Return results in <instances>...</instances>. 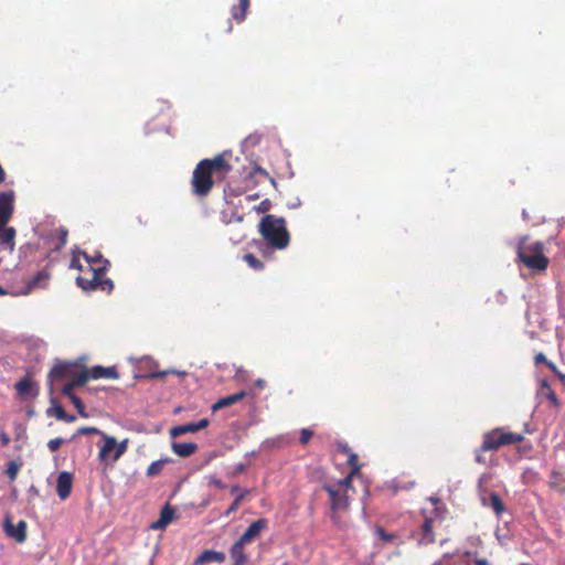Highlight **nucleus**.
<instances>
[{
  "label": "nucleus",
  "mask_w": 565,
  "mask_h": 565,
  "mask_svg": "<svg viewBox=\"0 0 565 565\" xmlns=\"http://www.w3.org/2000/svg\"><path fill=\"white\" fill-rule=\"evenodd\" d=\"M228 157H231V152L224 151L214 158L199 161L191 178L192 193L194 195L200 198L207 196L213 189L214 177L220 180L227 177L232 171Z\"/></svg>",
  "instance_id": "1"
},
{
  "label": "nucleus",
  "mask_w": 565,
  "mask_h": 565,
  "mask_svg": "<svg viewBox=\"0 0 565 565\" xmlns=\"http://www.w3.org/2000/svg\"><path fill=\"white\" fill-rule=\"evenodd\" d=\"M87 262V273L76 278V284L83 290L93 291L102 290L107 294L114 289V282L111 279L105 277L109 260L105 259L99 252L95 255H88L86 252H81Z\"/></svg>",
  "instance_id": "2"
},
{
  "label": "nucleus",
  "mask_w": 565,
  "mask_h": 565,
  "mask_svg": "<svg viewBox=\"0 0 565 565\" xmlns=\"http://www.w3.org/2000/svg\"><path fill=\"white\" fill-rule=\"evenodd\" d=\"M258 231L267 245L274 249H285L290 243V234L284 217L266 214L259 221Z\"/></svg>",
  "instance_id": "3"
},
{
  "label": "nucleus",
  "mask_w": 565,
  "mask_h": 565,
  "mask_svg": "<svg viewBox=\"0 0 565 565\" xmlns=\"http://www.w3.org/2000/svg\"><path fill=\"white\" fill-rule=\"evenodd\" d=\"M527 236H522L516 246L518 259L529 269L542 271L548 266V258L544 255V245L541 242L527 244Z\"/></svg>",
  "instance_id": "4"
},
{
  "label": "nucleus",
  "mask_w": 565,
  "mask_h": 565,
  "mask_svg": "<svg viewBox=\"0 0 565 565\" xmlns=\"http://www.w3.org/2000/svg\"><path fill=\"white\" fill-rule=\"evenodd\" d=\"M524 440V436L518 433L504 431L502 428H494L483 435V440L477 449L476 460L482 462L480 452L498 450L502 446L518 444Z\"/></svg>",
  "instance_id": "5"
},
{
  "label": "nucleus",
  "mask_w": 565,
  "mask_h": 565,
  "mask_svg": "<svg viewBox=\"0 0 565 565\" xmlns=\"http://www.w3.org/2000/svg\"><path fill=\"white\" fill-rule=\"evenodd\" d=\"M444 521V512L439 508H433L429 512L424 511V521L418 532V544L429 545L436 542L435 531Z\"/></svg>",
  "instance_id": "6"
},
{
  "label": "nucleus",
  "mask_w": 565,
  "mask_h": 565,
  "mask_svg": "<svg viewBox=\"0 0 565 565\" xmlns=\"http://www.w3.org/2000/svg\"><path fill=\"white\" fill-rule=\"evenodd\" d=\"M104 445L100 447L98 458L100 461L111 459L113 462L117 461L127 450L128 439L117 443L116 438L103 434Z\"/></svg>",
  "instance_id": "7"
},
{
  "label": "nucleus",
  "mask_w": 565,
  "mask_h": 565,
  "mask_svg": "<svg viewBox=\"0 0 565 565\" xmlns=\"http://www.w3.org/2000/svg\"><path fill=\"white\" fill-rule=\"evenodd\" d=\"M322 489L329 494L330 498L331 519L334 522H338L337 513L339 511L348 510L349 497L347 492L341 491V489H337L335 486L332 484H323Z\"/></svg>",
  "instance_id": "8"
},
{
  "label": "nucleus",
  "mask_w": 565,
  "mask_h": 565,
  "mask_svg": "<svg viewBox=\"0 0 565 565\" xmlns=\"http://www.w3.org/2000/svg\"><path fill=\"white\" fill-rule=\"evenodd\" d=\"M4 534L14 540L17 543L22 544L28 537V524L24 520H20L15 525L11 521V515L7 514L3 521Z\"/></svg>",
  "instance_id": "9"
},
{
  "label": "nucleus",
  "mask_w": 565,
  "mask_h": 565,
  "mask_svg": "<svg viewBox=\"0 0 565 565\" xmlns=\"http://www.w3.org/2000/svg\"><path fill=\"white\" fill-rule=\"evenodd\" d=\"M14 212L13 191L0 192V227L8 224Z\"/></svg>",
  "instance_id": "10"
},
{
  "label": "nucleus",
  "mask_w": 565,
  "mask_h": 565,
  "mask_svg": "<svg viewBox=\"0 0 565 565\" xmlns=\"http://www.w3.org/2000/svg\"><path fill=\"white\" fill-rule=\"evenodd\" d=\"M72 487L73 475L68 471L60 472L56 481V493L62 501L71 495Z\"/></svg>",
  "instance_id": "11"
},
{
  "label": "nucleus",
  "mask_w": 565,
  "mask_h": 565,
  "mask_svg": "<svg viewBox=\"0 0 565 565\" xmlns=\"http://www.w3.org/2000/svg\"><path fill=\"white\" fill-rule=\"evenodd\" d=\"M268 527V521L267 519H258L257 521L253 522L242 534V536L238 539L245 544L250 543L255 537L259 535V533L263 530H266Z\"/></svg>",
  "instance_id": "12"
},
{
  "label": "nucleus",
  "mask_w": 565,
  "mask_h": 565,
  "mask_svg": "<svg viewBox=\"0 0 565 565\" xmlns=\"http://www.w3.org/2000/svg\"><path fill=\"white\" fill-rule=\"evenodd\" d=\"M74 370L75 364L68 362H60L52 367V370L49 373V379L51 381H54L71 377V375H73Z\"/></svg>",
  "instance_id": "13"
},
{
  "label": "nucleus",
  "mask_w": 565,
  "mask_h": 565,
  "mask_svg": "<svg viewBox=\"0 0 565 565\" xmlns=\"http://www.w3.org/2000/svg\"><path fill=\"white\" fill-rule=\"evenodd\" d=\"M226 556L223 552L206 550L202 552L194 561V565H205L207 563H223Z\"/></svg>",
  "instance_id": "14"
},
{
  "label": "nucleus",
  "mask_w": 565,
  "mask_h": 565,
  "mask_svg": "<svg viewBox=\"0 0 565 565\" xmlns=\"http://www.w3.org/2000/svg\"><path fill=\"white\" fill-rule=\"evenodd\" d=\"M246 396V392L245 391H239L235 394H232V395H228V396H225V397H222L220 399H217L211 407L212 412L215 413L222 408H226V407H230L236 403H238L239 401H242L244 397Z\"/></svg>",
  "instance_id": "15"
},
{
  "label": "nucleus",
  "mask_w": 565,
  "mask_h": 565,
  "mask_svg": "<svg viewBox=\"0 0 565 565\" xmlns=\"http://www.w3.org/2000/svg\"><path fill=\"white\" fill-rule=\"evenodd\" d=\"M174 509L171 508L169 504H166L161 512L159 519L151 524L152 530H163L166 526L172 522L174 518Z\"/></svg>",
  "instance_id": "16"
},
{
  "label": "nucleus",
  "mask_w": 565,
  "mask_h": 565,
  "mask_svg": "<svg viewBox=\"0 0 565 565\" xmlns=\"http://www.w3.org/2000/svg\"><path fill=\"white\" fill-rule=\"evenodd\" d=\"M90 379L98 380V379H118L119 374L115 366H102V365H95L89 370Z\"/></svg>",
  "instance_id": "17"
},
{
  "label": "nucleus",
  "mask_w": 565,
  "mask_h": 565,
  "mask_svg": "<svg viewBox=\"0 0 565 565\" xmlns=\"http://www.w3.org/2000/svg\"><path fill=\"white\" fill-rule=\"evenodd\" d=\"M244 545L242 541L237 540L230 550V555L233 561V565H244L247 561V555L244 552Z\"/></svg>",
  "instance_id": "18"
},
{
  "label": "nucleus",
  "mask_w": 565,
  "mask_h": 565,
  "mask_svg": "<svg viewBox=\"0 0 565 565\" xmlns=\"http://www.w3.org/2000/svg\"><path fill=\"white\" fill-rule=\"evenodd\" d=\"M17 235V231L11 226H1L0 227V244L8 247L10 250L14 248V238Z\"/></svg>",
  "instance_id": "19"
},
{
  "label": "nucleus",
  "mask_w": 565,
  "mask_h": 565,
  "mask_svg": "<svg viewBox=\"0 0 565 565\" xmlns=\"http://www.w3.org/2000/svg\"><path fill=\"white\" fill-rule=\"evenodd\" d=\"M483 504L491 508L497 516L505 512V504L497 492L490 493L488 502L483 499Z\"/></svg>",
  "instance_id": "20"
},
{
  "label": "nucleus",
  "mask_w": 565,
  "mask_h": 565,
  "mask_svg": "<svg viewBox=\"0 0 565 565\" xmlns=\"http://www.w3.org/2000/svg\"><path fill=\"white\" fill-rule=\"evenodd\" d=\"M68 231L65 227H58L51 234L53 249L61 250L67 243Z\"/></svg>",
  "instance_id": "21"
},
{
  "label": "nucleus",
  "mask_w": 565,
  "mask_h": 565,
  "mask_svg": "<svg viewBox=\"0 0 565 565\" xmlns=\"http://www.w3.org/2000/svg\"><path fill=\"white\" fill-rule=\"evenodd\" d=\"M14 387L19 396H21L22 398L38 394L36 391H33V383L28 376L17 382Z\"/></svg>",
  "instance_id": "22"
},
{
  "label": "nucleus",
  "mask_w": 565,
  "mask_h": 565,
  "mask_svg": "<svg viewBox=\"0 0 565 565\" xmlns=\"http://www.w3.org/2000/svg\"><path fill=\"white\" fill-rule=\"evenodd\" d=\"M198 449V445L194 443H173L172 450L179 457H190Z\"/></svg>",
  "instance_id": "23"
},
{
  "label": "nucleus",
  "mask_w": 565,
  "mask_h": 565,
  "mask_svg": "<svg viewBox=\"0 0 565 565\" xmlns=\"http://www.w3.org/2000/svg\"><path fill=\"white\" fill-rule=\"evenodd\" d=\"M539 394L545 396L556 409L561 407V402L558 397L556 396L555 392L552 390L551 385L546 380H543L541 382Z\"/></svg>",
  "instance_id": "24"
},
{
  "label": "nucleus",
  "mask_w": 565,
  "mask_h": 565,
  "mask_svg": "<svg viewBox=\"0 0 565 565\" xmlns=\"http://www.w3.org/2000/svg\"><path fill=\"white\" fill-rule=\"evenodd\" d=\"M249 8V0H239L238 4L233 6L231 13L234 20L243 22Z\"/></svg>",
  "instance_id": "25"
},
{
  "label": "nucleus",
  "mask_w": 565,
  "mask_h": 565,
  "mask_svg": "<svg viewBox=\"0 0 565 565\" xmlns=\"http://www.w3.org/2000/svg\"><path fill=\"white\" fill-rule=\"evenodd\" d=\"M548 486L558 493H565V475L553 471L550 477Z\"/></svg>",
  "instance_id": "26"
},
{
  "label": "nucleus",
  "mask_w": 565,
  "mask_h": 565,
  "mask_svg": "<svg viewBox=\"0 0 565 565\" xmlns=\"http://www.w3.org/2000/svg\"><path fill=\"white\" fill-rule=\"evenodd\" d=\"M359 471H360V466H355L347 477L338 480L333 486H335L337 489H341V491H343V492H348L349 489H352L353 476L359 473Z\"/></svg>",
  "instance_id": "27"
},
{
  "label": "nucleus",
  "mask_w": 565,
  "mask_h": 565,
  "mask_svg": "<svg viewBox=\"0 0 565 565\" xmlns=\"http://www.w3.org/2000/svg\"><path fill=\"white\" fill-rule=\"evenodd\" d=\"M170 461H171L170 458H162V459L151 462L146 471L147 477L152 478V477L160 475V472L163 470L164 466L167 463H169Z\"/></svg>",
  "instance_id": "28"
},
{
  "label": "nucleus",
  "mask_w": 565,
  "mask_h": 565,
  "mask_svg": "<svg viewBox=\"0 0 565 565\" xmlns=\"http://www.w3.org/2000/svg\"><path fill=\"white\" fill-rule=\"evenodd\" d=\"M72 380L71 383L74 385V387H81L84 386L87 381L90 379L89 371L83 370L79 373H76L75 370L73 371V375H71Z\"/></svg>",
  "instance_id": "29"
},
{
  "label": "nucleus",
  "mask_w": 565,
  "mask_h": 565,
  "mask_svg": "<svg viewBox=\"0 0 565 565\" xmlns=\"http://www.w3.org/2000/svg\"><path fill=\"white\" fill-rule=\"evenodd\" d=\"M188 433H196L193 423L174 426L170 430L171 437H179V436L188 434Z\"/></svg>",
  "instance_id": "30"
},
{
  "label": "nucleus",
  "mask_w": 565,
  "mask_h": 565,
  "mask_svg": "<svg viewBox=\"0 0 565 565\" xmlns=\"http://www.w3.org/2000/svg\"><path fill=\"white\" fill-rule=\"evenodd\" d=\"M50 275L45 270H40L29 282V288L38 287V286H44L46 281L49 280Z\"/></svg>",
  "instance_id": "31"
},
{
  "label": "nucleus",
  "mask_w": 565,
  "mask_h": 565,
  "mask_svg": "<svg viewBox=\"0 0 565 565\" xmlns=\"http://www.w3.org/2000/svg\"><path fill=\"white\" fill-rule=\"evenodd\" d=\"M244 260L246 262V264L254 270H263L264 269V264L260 259H258L254 254H245L244 255Z\"/></svg>",
  "instance_id": "32"
},
{
  "label": "nucleus",
  "mask_w": 565,
  "mask_h": 565,
  "mask_svg": "<svg viewBox=\"0 0 565 565\" xmlns=\"http://www.w3.org/2000/svg\"><path fill=\"white\" fill-rule=\"evenodd\" d=\"M20 468H21V463L17 462V461H10L8 463L6 473L11 482L15 481Z\"/></svg>",
  "instance_id": "33"
},
{
  "label": "nucleus",
  "mask_w": 565,
  "mask_h": 565,
  "mask_svg": "<svg viewBox=\"0 0 565 565\" xmlns=\"http://www.w3.org/2000/svg\"><path fill=\"white\" fill-rule=\"evenodd\" d=\"M54 414L57 419L64 420L67 423H72L76 419V416L66 414V412L64 411V408L61 405H56L54 407Z\"/></svg>",
  "instance_id": "34"
},
{
  "label": "nucleus",
  "mask_w": 565,
  "mask_h": 565,
  "mask_svg": "<svg viewBox=\"0 0 565 565\" xmlns=\"http://www.w3.org/2000/svg\"><path fill=\"white\" fill-rule=\"evenodd\" d=\"M249 490H244L243 492H241L238 495H236L235 500L233 501V503L228 507V509L226 510V515H230L231 513H234L237 511L242 500L248 494Z\"/></svg>",
  "instance_id": "35"
},
{
  "label": "nucleus",
  "mask_w": 565,
  "mask_h": 565,
  "mask_svg": "<svg viewBox=\"0 0 565 565\" xmlns=\"http://www.w3.org/2000/svg\"><path fill=\"white\" fill-rule=\"evenodd\" d=\"M103 434L104 433L96 427H81L77 429L76 434L70 438V441L74 440L75 437L78 435H102L103 436Z\"/></svg>",
  "instance_id": "36"
},
{
  "label": "nucleus",
  "mask_w": 565,
  "mask_h": 565,
  "mask_svg": "<svg viewBox=\"0 0 565 565\" xmlns=\"http://www.w3.org/2000/svg\"><path fill=\"white\" fill-rule=\"evenodd\" d=\"M68 440L64 439V438H61V437H57V438H53L51 440H49L47 443V448L50 449V451L52 452H55L60 449V447L67 443Z\"/></svg>",
  "instance_id": "37"
},
{
  "label": "nucleus",
  "mask_w": 565,
  "mask_h": 565,
  "mask_svg": "<svg viewBox=\"0 0 565 565\" xmlns=\"http://www.w3.org/2000/svg\"><path fill=\"white\" fill-rule=\"evenodd\" d=\"M70 399L73 403V405L76 407V409L78 411L79 415L82 417H87V414L85 413V406H84L82 399L77 395L71 396Z\"/></svg>",
  "instance_id": "38"
},
{
  "label": "nucleus",
  "mask_w": 565,
  "mask_h": 565,
  "mask_svg": "<svg viewBox=\"0 0 565 565\" xmlns=\"http://www.w3.org/2000/svg\"><path fill=\"white\" fill-rule=\"evenodd\" d=\"M313 436V431L308 429V428H302L300 430V438H299V443L301 445H307L309 443V440L311 439V437Z\"/></svg>",
  "instance_id": "39"
},
{
  "label": "nucleus",
  "mask_w": 565,
  "mask_h": 565,
  "mask_svg": "<svg viewBox=\"0 0 565 565\" xmlns=\"http://www.w3.org/2000/svg\"><path fill=\"white\" fill-rule=\"evenodd\" d=\"M547 367L561 380L562 383H565V374L557 369L555 363H547Z\"/></svg>",
  "instance_id": "40"
},
{
  "label": "nucleus",
  "mask_w": 565,
  "mask_h": 565,
  "mask_svg": "<svg viewBox=\"0 0 565 565\" xmlns=\"http://www.w3.org/2000/svg\"><path fill=\"white\" fill-rule=\"evenodd\" d=\"M271 207V203L268 199L263 200L259 205L256 207V211L259 213H266Z\"/></svg>",
  "instance_id": "41"
},
{
  "label": "nucleus",
  "mask_w": 565,
  "mask_h": 565,
  "mask_svg": "<svg viewBox=\"0 0 565 565\" xmlns=\"http://www.w3.org/2000/svg\"><path fill=\"white\" fill-rule=\"evenodd\" d=\"M74 385L68 382L66 383L63 388H62V394L67 396L68 398H71V396H74L75 394L73 393V390H74Z\"/></svg>",
  "instance_id": "42"
},
{
  "label": "nucleus",
  "mask_w": 565,
  "mask_h": 565,
  "mask_svg": "<svg viewBox=\"0 0 565 565\" xmlns=\"http://www.w3.org/2000/svg\"><path fill=\"white\" fill-rule=\"evenodd\" d=\"M210 422L207 418H202L200 419L199 422L196 423H193L194 427H195V431H199L201 429H204L209 426Z\"/></svg>",
  "instance_id": "43"
},
{
  "label": "nucleus",
  "mask_w": 565,
  "mask_h": 565,
  "mask_svg": "<svg viewBox=\"0 0 565 565\" xmlns=\"http://www.w3.org/2000/svg\"><path fill=\"white\" fill-rule=\"evenodd\" d=\"M71 268H74V269H78L81 271H83V265L81 264L79 259L77 258V256H73L72 260H71V265H70Z\"/></svg>",
  "instance_id": "44"
},
{
  "label": "nucleus",
  "mask_w": 565,
  "mask_h": 565,
  "mask_svg": "<svg viewBox=\"0 0 565 565\" xmlns=\"http://www.w3.org/2000/svg\"><path fill=\"white\" fill-rule=\"evenodd\" d=\"M535 360V363L539 364V363H544L546 366H547V363H552V361H548L545 356L544 353L540 352L539 354L535 355L534 358Z\"/></svg>",
  "instance_id": "45"
},
{
  "label": "nucleus",
  "mask_w": 565,
  "mask_h": 565,
  "mask_svg": "<svg viewBox=\"0 0 565 565\" xmlns=\"http://www.w3.org/2000/svg\"><path fill=\"white\" fill-rule=\"evenodd\" d=\"M451 557L450 554H444L441 558L437 559L433 563V565H449V558Z\"/></svg>",
  "instance_id": "46"
},
{
  "label": "nucleus",
  "mask_w": 565,
  "mask_h": 565,
  "mask_svg": "<svg viewBox=\"0 0 565 565\" xmlns=\"http://www.w3.org/2000/svg\"><path fill=\"white\" fill-rule=\"evenodd\" d=\"M376 533L380 535V537L384 541H392L393 535L387 534L382 527L376 529Z\"/></svg>",
  "instance_id": "47"
},
{
  "label": "nucleus",
  "mask_w": 565,
  "mask_h": 565,
  "mask_svg": "<svg viewBox=\"0 0 565 565\" xmlns=\"http://www.w3.org/2000/svg\"><path fill=\"white\" fill-rule=\"evenodd\" d=\"M255 173H258L267 179H269L271 182H274V179L269 177L268 172L266 170H264L263 168L260 167H256L255 170H254Z\"/></svg>",
  "instance_id": "48"
},
{
  "label": "nucleus",
  "mask_w": 565,
  "mask_h": 565,
  "mask_svg": "<svg viewBox=\"0 0 565 565\" xmlns=\"http://www.w3.org/2000/svg\"><path fill=\"white\" fill-rule=\"evenodd\" d=\"M0 441H1L2 446H8L10 444L11 439L7 433H2L0 435Z\"/></svg>",
  "instance_id": "49"
},
{
  "label": "nucleus",
  "mask_w": 565,
  "mask_h": 565,
  "mask_svg": "<svg viewBox=\"0 0 565 565\" xmlns=\"http://www.w3.org/2000/svg\"><path fill=\"white\" fill-rule=\"evenodd\" d=\"M349 465L352 467V469L358 465V456L355 454H352L348 459Z\"/></svg>",
  "instance_id": "50"
},
{
  "label": "nucleus",
  "mask_w": 565,
  "mask_h": 565,
  "mask_svg": "<svg viewBox=\"0 0 565 565\" xmlns=\"http://www.w3.org/2000/svg\"><path fill=\"white\" fill-rule=\"evenodd\" d=\"M168 373H169V371H162V372L151 373V374H150V375H148V376H149V377H157V379H161V377H164Z\"/></svg>",
  "instance_id": "51"
},
{
  "label": "nucleus",
  "mask_w": 565,
  "mask_h": 565,
  "mask_svg": "<svg viewBox=\"0 0 565 565\" xmlns=\"http://www.w3.org/2000/svg\"><path fill=\"white\" fill-rule=\"evenodd\" d=\"M475 565H491L487 558H475Z\"/></svg>",
  "instance_id": "52"
},
{
  "label": "nucleus",
  "mask_w": 565,
  "mask_h": 565,
  "mask_svg": "<svg viewBox=\"0 0 565 565\" xmlns=\"http://www.w3.org/2000/svg\"><path fill=\"white\" fill-rule=\"evenodd\" d=\"M265 384L266 382L262 379H258L256 382H255V385L259 388H264L265 387Z\"/></svg>",
  "instance_id": "53"
},
{
  "label": "nucleus",
  "mask_w": 565,
  "mask_h": 565,
  "mask_svg": "<svg viewBox=\"0 0 565 565\" xmlns=\"http://www.w3.org/2000/svg\"><path fill=\"white\" fill-rule=\"evenodd\" d=\"M245 471V466L243 463H239L236 466L235 468V472L236 473H241V472H244Z\"/></svg>",
  "instance_id": "54"
},
{
  "label": "nucleus",
  "mask_w": 565,
  "mask_h": 565,
  "mask_svg": "<svg viewBox=\"0 0 565 565\" xmlns=\"http://www.w3.org/2000/svg\"><path fill=\"white\" fill-rule=\"evenodd\" d=\"M4 178H6V172L2 169V167L0 166V183H2L4 181Z\"/></svg>",
  "instance_id": "55"
},
{
  "label": "nucleus",
  "mask_w": 565,
  "mask_h": 565,
  "mask_svg": "<svg viewBox=\"0 0 565 565\" xmlns=\"http://www.w3.org/2000/svg\"><path fill=\"white\" fill-rule=\"evenodd\" d=\"M239 490H241L239 486L235 484V486L232 487L231 493H235V492H237Z\"/></svg>",
  "instance_id": "56"
},
{
  "label": "nucleus",
  "mask_w": 565,
  "mask_h": 565,
  "mask_svg": "<svg viewBox=\"0 0 565 565\" xmlns=\"http://www.w3.org/2000/svg\"><path fill=\"white\" fill-rule=\"evenodd\" d=\"M465 555L466 556H472V555H477V553L476 552H471V551H466Z\"/></svg>",
  "instance_id": "57"
},
{
  "label": "nucleus",
  "mask_w": 565,
  "mask_h": 565,
  "mask_svg": "<svg viewBox=\"0 0 565 565\" xmlns=\"http://www.w3.org/2000/svg\"><path fill=\"white\" fill-rule=\"evenodd\" d=\"M216 486H217L218 488H224V484H223L221 481H216Z\"/></svg>",
  "instance_id": "58"
},
{
  "label": "nucleus",
  "mask_w": 565,
  "mask_h": 565,
  "mask_svg": "<svg viewBox=\"0 0 565 565\" xmlns=\"http://www.w3.org/2000/svg\"><path fill=\"white\" fill-rule=\"evenodd\" d=\"M256 198H258V195H250L249 199H253V200H256Z\"/></svg>",
  "instance_id": "59"
},
{
  "label": "nucleus",
  "mask_w": 565,
  "mask_h": 565,
  "mask_svg": "<svg viewBox=\"0 0 565 565\" xmlns=\"http://www.w3.org/2000/svg\"><path fill=\"white\" fill-rule=\"evenodd\" d=\"M231 30H232V24H231V22H228V31H231Z\"/></svg>",
  "instance_id": "60"
},
{
  "label": "nucleus",
  "mask_w": 565,
  "mask_h": 565,
  "mask_svg": "<svg viewBox=\"0 0 565 565\" xmlns=\"http://www.w3.org/2000/svg\"><path fill=\"white\" fill-rule=\"evenodd\" d=\"M237 221H238V222L243 221V217H242V216H238V217H237Z\"/></svg>",
  "instance_id": "61"
},
{
  "label": "nucleus",
  "mask_w": 565,
  "mask_h": 565,
  "mask_svg": "<svg viewBox=\"0 0 565 565\" xmlns=\"http://www.w3.org/2000/svg\"><path fill=\"white\" fill-rule=\"evenodd\" d=\"M0 294H4V291L0 288Z\"/></svg>",
  "instance_id": "62"
}]
</instances>
